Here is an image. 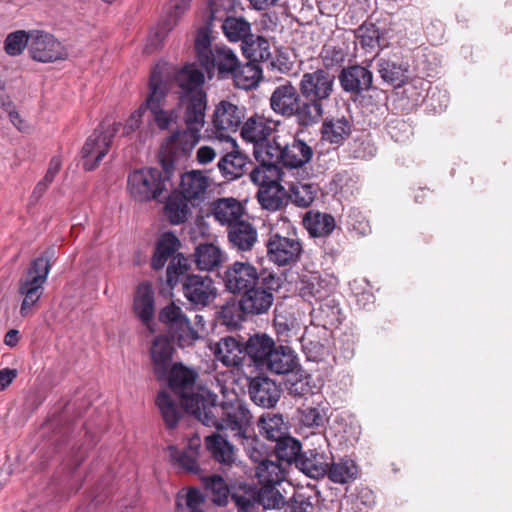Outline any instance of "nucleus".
Listing matches in <instances>:
<instances>
[{
    "mask_svg": "<svg viewBox=\"0 0 512 512\" xmlns=\"http://www.w3.org/2000/svg\"><path fill=\"white\" fill-rule=\"evenodd\" d=\"M204 74L195 64H187L175 74L178 99L184 106L185 129L175 130L161 146V154L186 157L201 138L205 125L207 95L203 90Z\"/></svg>",
    "mask_w": 512,
    "mask_h": 512,
    "instance_id": "nucleus-1",
    "label": "nucleus"
},
{
    "mask_svg": "<svg viewBox=\"0 0 512 512\" xmlns=\"http://www.w3.org/2000/svg\"><path fill=\"white\" fill-rule=\"evenodd\" d=\"M214 384L225 399L218 404L217 395L212 392L195 418L205 426L227 431L233 439H245L253 418L248 404L235 393L227 395L228 389L218 376L211 382Z\"/></svg>",
    "mask_w": 512,
    "mask_h": 512,
    "instance_id": "nucleus-2",
    "label": "nucleus"
},
{
    "mask_svg": "<svg viewBox=\"0 0 512 512\" xmlns=\"http://www.w3.org/2000/svg\"><path fill=\"white\" fill-rule=\"evenodd\" d=\"M162 155L166 158L162 160V169L141 168L129 174L127 190L134 200L138 202L157 200L168 191L174 170L173 163L180 158Z\"/></svg>",
    "mask_w": 512,
    "mask_h": 512,
    "instance_id": "nucleus-3",
    "label": "nucleus"
},
{
    "mask_svg": "<svg viewBox=\"0 0 512 512\" xmlns=\"http://www.w3.org/2000/svg\"><path fill=\"white\" fill-rule=\"evenodd\" d=\"M298 89L312 126L318 124L325 113V107L335 90V76L318 68L305 72L299 81Z\"/></svg>",
    "mask_w": 512,
    "mask_h": 512,
    "instance_id": "nucleus-4",
    "label": "nucleus"
},
{
    "mask_svg": "<svg viewBox=\"0 0 512 512\" xmlns=\"http://www.w3.org/2000/svg\"><path fill=\"white\" fill-rule=\"evenodd\" d=\"M194 48L198 62L207 72L209 78L215 72L223 78L229 77L231 73L239 68V59L235 52L223 44L212 46L207 29L201 28L198 30Z\"/></svg>",
    "mask_w": 512,
    "mask_h": 512,
    "instance_id": "nucleus-5",
    "label": "nucleus"
},
{
    "mask_svg": "<svg viewBox=\"0 0 512 512\" xmlns=\"http://www.w3.org/2000/svg\"><path fill=\"white\" fill-rule=\"evenodd\" d=\"M170 388L178 395L185 411L194 417L200 411L212 391L205 387L195 390L197 373L181 364H175L168 372Z\"/></svg>",
    "mask_w": 512,
    "mask_h": 512,
    "instance_id": "nucleus-6",
    "label": "nucleus"
},
{
    "mask_svg": "<svg viewBox=\"0 0 512 512\" xmlns=\"http://www.w3.org/2000/svg\"><path fill=\"white\" fill-rule=\"evenodd\" d=\"M179 245V240L173 233H164L157 242L152 258V267L156 270L163 268L169 261L166 282L171 289L178 284L180 277L189 269L188 259L181 253H176Z\"/></svg>",
    "mask_w": 512,
    "mask_h": 512,
    "instance_id": "nucleus-7",
    "label": "nucleus"
},
{
    "mask_svg": "<svg viewBox=\"0 0 512 512\" xmlns=\"http://www.w3.org/2000/svg\"><path fill=\"white\" fill-rule=\"evenodd\" d=\"M281 287V279L273 272L263 271L261 280L241 294L240 310L250 316L266 314L273 305L274 293Z\"/></svg>",
    "mask_w": 512,
    "mask_h": 512,
    "instance_id": "nucleus-8",
    "label": "nucleus"
},
{
    "mask_svg": "<svg viewBox=\"0 0 512 512\" xmlns=\"http://www.w3.org/2000/svg\"><path fill=\"white\" fill-rule=\"evenodd\" d=\"M269 104L275 114L284 118L295 117L299 127H312L306 108H303L304 103L299 89L290 81H285V83L275 87L271 93Z\"/></svg>",
    "mask_w": 512,
    "mask_h": 512,
    "instance_id": "nucleus-9",
    "label": "nucleus"
},
{
    "mask_svg": "<svg viewBox=\"0 0 512 512\" xmlns=\"http://www.w3.org/2000/svg\"><path fill=\"white\" fill-rule=\"evenodd\" d=\"M120 127L121 123L119 122H103L86 139L81 150L84 170L92 171L100 165L109 152L113 139L119 132Z\"/></svg>",
    "mask_w": 512,
    "mask_h": 512,
    "instance_id": "nucleus-10",
    "label": "nucleus"
},
{
    "mask_svg": "<svg viewBox=\"0 0 512 512\" xmlns=\"http://www.w3.org/2000/svg\"><path fill=\"white\" fill-rule=\"evenodd\" d=\"M50 269L49 260L45 257L34 259L27 273L20 280L19 292L24 296L20 313L26 317L34 304L40 299Z\"/></svg>",
    "mask_w": 512,
    "mask_h": 512,
    "instance_id": "nucleus-11",
    "label": "nucleus"
},
{
    "mask_svg": "<svg viewBox=\"0 0 512 512\" xmlns=\"http://www.w3.org/2000/svg\"><path fill=\"white\" fill-rule=\"evenodd\" d=\"M265 247L268 260L278 267L296 264L303 252L301 241L295 235L279 232H270Z\"/></svg>",
    "mask_w": 512,
    "mask_h": 512,
    "instance_id": "nucleus-12",
    "label": "nucleus"
},
{
    "mask_svg": "<svg viewBox=\"0 0 512 512\" xmlns=\"http://www.w3.org/2000/svg\"><path fill=\"white\" fill-rule=\"evenodd\" d=\"M182 277L184 297L194 308H205L214 302L218 289L210 276L186 273Z\"/></svg>",
    "mask_w": 512,
    "mask_h": 512,
    "instance_id": "nucleus-13",
    "label": "nucleus"
},
{
    "mask_svg": "<svg viewBox=\"0 0 512 512\" xmlns=\"http://www.w3.org/2000/svg\"><path fill=\"white\" fill-rule=\"evenodd\" d=\"M171 74L170 68L166 63L157 64L150 75L148 83V93L145 101L141 104L142 109L151 110L165 107L166 98L175 82V74Z\"/></svg>",
    "mask_w": 512,
    "mask_h": 512,
    "instance_id": "nucleus-14",
    "label": "nucleus"
},
{
    "mask_svg": "<svg viewBox=\"0 0 512 512\" xmlns=\"http://www.w3.org/2000/svg\"><path fill=\"white\" fill-rule=\"evenodd\" d=\"M159 319L168 326L172 337L181 347L191 345L199 337L181 307L174 303L167 305L161 310Z\"/></svg>",
    "mask_w": 512,
    "mask_h": 512,
    "instance_id": "nucleus-15",
    "label": "nucleus"
},
{
    "mask_svg": "<svg viewBox=\"0 0 512 512\" xmlns=\"http://www.w3.org/2000/svg\"><path fill=\"white\" fill-rule=\"evenodd\" d=\"M261 280V273L249 261H235L223 276L224 286L232 294H242Z\"/></svg>",
    "mask_w": 512,
    "mask_h": 512,
    "instance_id": "nucleus-16",
    "label": "nucleus"
},
{
    "mask_svg": "<svg viewBox=\"0 0 512 512\" xmlns=\"http://www.w3.org/2000/svg\"><path fill=\"white\" fill-rule=\"evenodd\" d=\"M246 109L230 101H220L213 111L212 124L216 134L224 138L239 130L245 119Z\"/></svg>",
    "mask_w": 512,
    "mask_h": 512,
    "instance_id": "nucleus-17",
    "label": "nucleus"
},
{
    "mask_svg": "<svg viewBox=\"0 0 512 512\" xmlns=\"http://www.w3.org/2000/svg\"><path fill=\"white\" fill-rule=\"evenodd\" d=\"M211 185L210 178L201 170H191L181 176L179 191L192 206H199L205 201Z\"/></svg>",
    "mask_w": 512,
    "mask_h": 512,
    "instance_id": "nucleus-18",
    "label": "nucleus"
},
{
    "mask_svg": "<svg viewBox=\"0 0 512 512\" xmlns=\"http://www.w3.org/2000/svg\"><path fill=\"white\" fill-rule=\"evenodd\" d=\"M338 80L344 92L360 95L372 88L373 73L362 65H351L343 68Z\"/></svg>",
    "mask_w": 512,
    "mask_h": 512,
    "instance_id": "nucleus-19",
    "label": "nucleus"
},
{
    "mask_svg": "<svg viewBox=\"0 0 512 512\" xmlns=\"http://www.w3.org/2000/svg\"><path fill=\"white\" fill-rule=\"evenodd\" d=\"M281 165L290 169H298L308 164L313 157V149L299 133L291 136L290 141L282 142Z\"/></svg>",
    "mask_w": 512,
    "mask_h": 512,
    "instance_id": "nucleus-20",
    "label": "nucleus"
},
{
    "mask_svg": "<svg viewBox=\"0 0 512 512\" xmlns=\"http://www.w3.org/2000/svg\"><path fill=\"white\" fill-rule=\"evenodd\" d=\"M29 53L39 62H52L60 58V43L54 37L40 30L30 31Z\"/></svg>",
    "mask_w": 512,
    "mask_h": 512,
    "instance_id": "nucleus-21",
    "label": "nucleus"
},
{
    "mask_svg": "<svg viewBox=\"0 0 512 512\" xmlns=\"http://www.w3.org/2000/svg\"><path fill=\"white\" fill-rule=\"evenodd\" d=\"M251 400L263 408H273L281 396V390L275 381L268 377H255L249 384Z\"/></svg>",
    "mask_w": 512,
    "mask_h": 512,
    "instance_id": "nucleus-22",
    "label": "nucleus"
},
{
    "mask_svg": "<svg viewBox=\"0 0 512 512\" xmlns=\"http://www.w3.org/2000/svg\"><path fill=\"white\" fill-rule=\"evenodd\" d=\"M240 135L243 140L255 145L265 142L272 134L273 121L259 113H253L245 118L240 126Z\"/></svg>",
    "mask_w": 512,
    "mask_h": 512,
    "instance_id": "nucleus-23",
    "label": "nucleus"
},
{
    "mask_svg": "<svg viewBox=\"0 0 512 512\" xmlns=\"http://www.w3.org/2000/svg\"><path fill=\"white\" fill-rule=\"evenodd\" d=\"M332 455L310 449L303 452L296 461V467L310 478H321L327 475L331 465Z\"/></svg>",
    "mask_w": 512,
    "mask_h": 512,
    "instance_id": "nucleus-24",
    "label": "nucleus"
},
{
    "mask_svg": "<svg viewBox=\"0 0 512 512\" xmlns=\"http://www.w3.org/2000/svg\"><path fill=\"white\" fill-rule=\"evenodd\" d=\"M227 238L233 249L249 252L258 242V232L256 227L245 218L227 229Z\"/></svg>",
    "mask_w": 512,
    "mask_h": 512,
    "instance_id": "nucleus-25",
    "label": "nucleus"
},
{
    "mask_svg": "<svg viewBox=\"0 0 512 512\" xmlns=\"http://www.w3.org/2000/svg\"><path fill=\"white\" fill-rule=\"evenodd\" d=\"M173 346L165 336H158L154 339L150 354L153 362V370L157 379H166L169 370L172 368Z\"/></svg>",
    "mask_w": 512,
    "mask_h": 512,
    "instance_id": "nucleus-26",
    "label": "nucleus"
},
{
    "mask_svg": "<svg viewBox=\"0 0 512 512\" xmlns=\"http://www.w3.org/2000/svg\"><path fill=\"white\" fill-rule=\"evenodd\" d=\"M212 214L217 222L229 229L238 221L244 220L245 208L235 198H220L213 202Z\"/></svg>",
    "mask_w": 512,
    "mask_h": 512,
    "instance_id": "nucleus-27",
    "label": "nucleus"
},
{
    "mask_svg": "<svg viewBox=\"0 0 512 512\" xmlns=\"http://www.w3.org/2000/svg\"><path fill=\"white\" fill-rule=\"evenodd\" d=\"M352 123L344 116L326 117L321 125V140L340 146L350 136Z\"/></svg>",
    "mask_w": 512,
    "mask_h": 512,
    "instance_id": "nucleus-28",
    "label": "nucleus"
},
{
    "mask_svg": "<svg viewBox=\"0 0 512 512\" xmlns=\"http://www.w3.org/2000/svg\"><path fill=\"white\" fill-rule=\"evenodd\" d=\"M215 357L227 367H239L245 357V347L234 337L221 338L215 345Z\"/></svg>",
    "mask_w": 512,
    "mask_h": 512,
    "instance_id": "nucleus-29",
    "label": "nucleus"
},
{
    "mask_svg": "<svg viewBox=\"0 0 512 512\" xmlns=\"http://www.w3.org/2000/svg\"><path fill=\"white\" fill-rule=\"evenodd\" d=\"M298 358L295 352L288 346H275L264 370L274 374H289L298 367Z\"/></svg>",
    "mask_w": 512,
    "mask_h": 512,
    "instance_id": "nucleus-30",
    "label": "nucleus"
},
{
    "mask_svg": "<svg viewBox=\"0 0 512 512\" xmlns=\"http://www.w3.org/2000/svg\"><path fill=\"white\" fill-rule=\"evenodd\" d=\"M133 310L136 316L141 322L151 329V321L154 316V292L152 286L149 283H141L136 290Z\"/></svg>",
    "mask_w": 512,
    "mask_h": 512,
    "instance_id": "nucleus-31",
    "label": "nucleus"
},
{
    "mask_svg": "<svg viewBox=\"0 0 512 512\" xmlns=\"http://www.w3.org/2000/svg\"><path fill=\"white\" fill-rule=\"evenodd\" d=\"M275 346V342L269 336L265 334L255 335L249 338L245 346V354L250 357L258 369L264 370V366Z\"/></svg>",
    "mask_w": 512,
    "mask_h": 512,
    "instance_id": "nucleus-32",
    "label": "nucleus"
},
{
    "mask_svg": "<svg viewBox=\"0 0 512 512\" xmlns=\"http://www.w3.org/2000/svg\"><path fill=\"white\" fill-rule=\"evenodd\" d=\"M303 225L312 237H327L336 227L335 219L328 213L309 210L303 217Z\"/></svg>",
    "mask_w": 512,
    "mask_h": 512,
    "instance_id": "nucleus-33",
    "label": "nucleus"
},
{
    "mask_svg": "<svg viewBox=\"0 0 512 512\" xmlns=\"http://www.w3.org/2000/svg\"><path fill=\"white\" fill-rule=\"evenodd\" d=\"M376 69L381 79L393 86L401 87L408 81L409 67L406 64H398L385 58H378L376 61Z\"/></svg>",
    "mask_w": 512,
    "mask_h": 512,
    "instance_id": "nucleus-34",
    "label": "nucleus"
},
{
    "mask_svg": "<svg viewBox=\"0 0 512 512\" xmlns=\"http://www.w3.org/2000/svg\"><path fill=\"white\" fill-rule=\"evenodd\" d=\"M200 449V438L194 437L189 440L185 450L180 451L175 446H170L169 456L173 462L178 464L185 471L190 473H198L199 467L197 463L198 450Z\"/></svg>",
    "mask_w": 512,
    "mask_h": 512,
    "instance_id": "nucleus-35",
    "label": "nucleus"
},
{
    "mask_svg": "<svg viewBox=\"0 0 512 512\" xmlns=\"http://www.w3.org/2000/svg\"><path fill=\"white\" fill-rule=\"evenodd\" d=\"M205 444L215 461L224 466H231L235 462V448L226 437L214 433L205 438Z\"/></svg>",
    "mask_w": 512,
    "mask_h": 512,
    "instance_id": "nucleus-36",
    "label": "nucleus"
},
{
    "mask_svg": "<svg viewBox=\"0 0 512 512\" xmlns=\"http://www.w3.org/2000/svg\"><path fill=\"white\" fill-rule=\"evenodd\" d=\"M247 165V157L239 151H232L222 155L217 167L227 181L240 178L244 173Z\"/></svg>",
    "mask_w": 512,
    "mask_h": 512,
    "instance_id": "nucleus-37",
    "label": "nucleus"
},
{
    "mask_svg": "<svg viewBox=\"0 0 512 512\" xmlns=\"http://www.w3.org/2000/svg\"><path fill=\"white\" fill-rule=\"evenodd\" d=\"M257 425L260 434L271 441L276 442L288 434V425L281 414L265 413Z\"/></svg>",
    "mask_w": 512,
    "mask_h": 512,
    "instance_id": "nucleus-38",
    "label": "nucleus"
},
{
    "mask_svg": "<svg viewBox=\"0 0 512 512\" xmlns=\"http://www.w3.org/2000/svg\"><path fill=\"white\" fill-rule=\"evenodd\" d=\"M194 257L196 266L204 271H213L224 262L222 250L212 243H204L197 246Z\"/></svg>",
    "mask_w": 512,
    "mask_h": 512,
    "instance_id": "nucleus-39",
    "label": "nucleus"
},
{
    "mask_svg": "<svg viewBox=\"0 0 512 512\" xmlns=\"http://www.w3.org/2000/svg\"><path fill=\"white\" fill-rule=\"evenodd\" d=\"M243 55L252 63L264 62L271 57L270 44L266 38L251 34L241 44Z\"/></svg>",
    "mask_w": 512,
    "mask_h": 512,
    "instance_id": "nucleus-40",
    "label": "nucleus"
},
{
    "mask_svg": "<svg viewBox=\"0 0 512 512\" xmlns=\"http://www.w3.org/2000/svg\"><path fill=\"white\" fill-rule=\"evenodd\" d=\"M189 201L180 193H172L164 206V214L173 225L184 223L191 214Z\"/></svg>",
    "mask_w": 512,
    "mask_h": 512,
    "instance_id": "nucleus-41",
    "label": "nucleus"
},
{
    "mask_svg": "<svg viewBox=\"0 0 512 512\" xmlns=\"http://www.w3.org/2000/svg\"><path fill=\"white\" fill-rule=\"evenodd\" d=\"M156 405L161 416L170 429L176 427L182 415V409L167 391H160L156 398Z\"/></svg>",
    "mask_w": 512,
    "mask_h": 512,
    "instance_id": "nucleus-42",
    "label": "nucleus"
},
{
    "mask_svg": "<svg viewBox=\"0 0 512 512\" xmlns=\"http://www.w3.org/2000/svg\"><path fill=\"white\" fill-rule=\"evenodd\" d=\"M202 484L206 490L207 496L211 497L213 503L223 506L226 505L231 497V492L224 481L219 475H209L201 478Z\"/></svg>",
    "mask_w": 512,
    "mask_h": 512,
    "instance_id": "nucleus-43",
    "label": "nucleus"
},
{
    "mask_svg": "<svg viewBox=\"0 0 512 512\" xmlns=\"http://www.w3.org/2000/svg\"><path fill=\"white\" fill-rule=\"evenodd\" d=\"M283 139L280 135L273 138L272 142H260L254 146V156L259 163L281 164Z\"/></svg>",
    "mask_w": 512,
    "mask_h": 512,
    "instance_id": "nucleus-44",
    "label": "nucleus"
},
{
    "mask_svg": "<svg viewBox=\"0 0 512 512\" xmlns=\"http://www.w3.org/2000/svg\"><path fill=\"white\" fill-rule=\"evenodd\" d=\"M231 500L237 508V512H258V500L256 488L239 485L231 492Z\"/></svg>",
    "mask_w": 512,
    "mask_h": 512,
    "instance_id": "nucleus-45",
    "label": "nucleus"
},
{
    "mask_svg": "<svg viewBox=\"0 0 512 512\" xmlns=\"http://www.w3.org/2000/svg\"><path fill=\"white\" fill-rule=\"evenodd\" d=\"M285 195L284 188L277 183L260 187L257 198L264 209L277 211L283 207Z\"/></svg>",
    "mask_w": 512,
    "mask_h": 512,
    "instance_id": "nucleus-46",
    "label": "nucleus"
},
{
    "mask_svg": "<svg viewBox=\"0 0 512 512\" xmlns=\"http://www.w3.org/2000/svg\"><path fill=\"white\" fill-rule=\"evenodd\" d=\"M222 30L230 42H241L243 44L251 33V24L242 17H227Z\"/></svg>",
    "mask_w": 512,
    "mask_h": 512,
    "instance_id": "nucleus-47",
    "label": "nucleus"
},
{
    "mask_svg": "<svg viewBox=\"0 0 512 512\" xmlns=\"http://www.w3.org/2000/svg\"><path fill=\"white\" fill-rule=\"evenodd\" d=\"M261 73L262 71L257 64L250 62L241 65L239 62V68L231 73L230 76L233 77L238 88L247 90L257 86Z\"/></svg>",
    "mask_w": 512,
    "mask_h": 512,
    "instance_id": "nucleus-48",
    "label": "nucleus"
},
{
    "mask_svg": "<svg viewBox=\"0 0 512 512\" xmlns=\"http://www.w3.org/2000/svg\"><path fill=\"white\" fill-rule=\"evenodd\" d=\"M255 475L262 485H277L285 479V470L279 463L266 459L257 465Z\"/></svg>",
    "mask_w": 512,
    "mask_h": 512,
    "instance_id": "nucleus-49",
    "label": "nucleus"
},
{
    "mask_svg": "<svg viewBox=\"0 0 512 512\" xmlns=\"http://www.w3.org/2000/svg\"><path fill=\"white\" fill-rule=\"evenodd\" d=\"M355 36L361 48L367 52L380 49L381 33L376 24L365 21L355 30Z\"/></svg>",
    "mask_w": 512,
    "mask_h": 512,
    "instance_id": "nucleus-50",
    "label": "nucleus"
},
{
    "mask_svg": "<svg viewBox=\"0 0 512 512\" xmlns=\"http://www.w3.org/2000/svg\"><path fill=\"white\" fill-rule=\"evenodd\" d=\"M290 199L293 204L300 208H308L316 199L319 187L313 183H296L290 188Z\"/></svg>",
    "mask_w": 512,
    "mask_h": 512,
    "instance_id": "nucleus-51",
    "label": "nucleus"
},
{
    "mask_svg": "<svg viewBox=\"0 0 512 512\" xmlns=\"http://www.w3.org/2000/svg\"><path fill=\"white\" fill-rule=\"evenodd\" d=\"M147 121L150 127H156L161 131L172 129L178 122L179 115L176 109L165 107L147 110Z\"/></svg>",
    "mask_w": 512,
    "mask_h": 512,
    "instance_id": "nucleus-52",
    "label": "nucleus"
},
{
    "mask_svg": "<svg viewBox=\"0 0 512 512\" xmlns=\"http://www.w3.org/2000/svg\"><path fill=\"white\" fill-rule=\"evenodd\" d=\"M275 454L280 461L287 462L288 464L294 462L296 464L297 459L302 454L301 443L287 434L276 441Z\"/></svg>",
    "mask_w": 512,
    "mask_h": 512,
    "instance_id": "nucleus-53",
    "label": "nucleus"
},
{
    "mask_svg": "<svg viewBox=\"0 0 512 512\" xmlns=\"http://www.w3.org/2000/svg\"><path fill=\"white\" fill-rule=\"evenodd\" d=\"M299 420L302 425L308 428H323L327 421L325 408L320 403L314 405H303L299 409Z\"/></svg>",
    "mask_w": 512,
    "mask_h": 512,
    "instance_id": "nucleus-54",
    "label": "nucleus"
},
{
    "mask_svg": "<svg viewBox=\"0 0 512 512\" xmlns=\"http://www.w3.org/2000/svg\"><path fill=\"white\" fill-rule=\"evenodd\" d=\"M327 475L332 482L344 484L356 478L357 466L348 459L339 462L332 460Z\"/></svg>",
    "mask_w": 512,
    "mask_h": 512,
    "instance_id": "nucleus-55",
    "label": "nucleus"
},
{
    "mask_svg": "<svg viewBox=\"0 0 512 512\" xmlns=\"http://www.w3.org/2000/svg\"><path fill=\"white\" fill-rule=\"evenodd\" d=\"M205 497L198 490L191 488L185 494H179L176 500V512H205Z\"/></svg>",
    "mask_w": 512,
    "mask_h": 512,
    "instance_id": "nucleus-56",
    "label": "nucleus"
},
{
    "mask_svg": "<svg viewBox=\"0 0 512 512\" xmlns=\"http://www.w3.org/2000/svg\"><path fill=\"white\" fill-rule=\"evenodd\" d=\"M275 486L262 485L260 489H256L258 506L261 505L264 509H278L284 505V497Z\"/></svg>",
    "mask_w": 512,
    "mask_h": 512,
    "instance_id": "nucleus-57",
    "label": "nucleus"
},
{
    "mask_svg": "<svg viewBox=\"0 0 512 512\" xmlns=\"http://www.w3.org/2000/svg\"><path fill=\"white\" fill-rule=\"evenodd\" d=\"M30 32L17 30L7 35L4 42V49L10 56L20 55L25 47L29 48Z\"/></svg>",
    "mask_w": 512,
    "mask_h": 512,
    "instance_id": "nucleus-58",
    "label": "nucleus"
},
{
    "mask_svg": "<svg viewBox=\"0 0 512 512\" xmlns=\"http://www.w3.org/2000/svg\"><path fill=\"white\" fill-rule=\"evenodd\" d=\"M300 291L304 297L310 296L315 299H322L327 293L325 281L317 274L304 276Z\"/></svg>",
    "mask_w": 512,
    "mask_h": 512,
    "instance_id": "nucleus-59",
    "label": "nucleus"
},
{
    "mask_svg": "<svg viewBox=\"0 0 512 512\" xmlns=\"http://www.w3.org/2000/svg\"><path fill=\"white\" fill-rule=\"evenodd\" d=\"M323 69L329 70L336 66H341L346 59V52L339 46L326 44L323 46L319 55Z\"/></svg>",
    "mask_w": 512,
    "mask_h": 512,
    "instance_id": "nucleus-60",
    "label": "nucleus"
},
{
    "mask_svg": "<svg viewBox=\"0 0 512 512\" xmlns=\"http://www.w3.org/2000/svg\"><path fill=\"white\" fill-rule=\"evenodd\" d=\"M349 154L354 159H368L375 155L376 148L368 137H357L348 145Z\"/></svg>",
    "mask_w": 512,
    "mask_h": 512,
    "instance_id": "nucleus-61",
    "label": "nucleus"
},
{
    "mask_svg": "<svg viewBox=\"0 0 512 512\" xmlns=\"http://www.w3.org/2000/svg\"><path fill=\"white\" fill-rule=\"evenodd\" d=\"M235 440L244 446L247 455L253 462L260 464L261 461L266 460L261 449L258 447L260 445L258 439L256 437L249 435V432L246 433L245 439Z\"/></svg>",
    "mask_w": 512,
    "mask_h": 512,
    "instance_id": "nucleus-62",
    "label": "nucleus"
},
{
    "mask_svg": "<svg viewBox=\"0 0 512 512\" xmlns=\"http://www.w3.org/2000/svg\"><path fill=\"white\" fill-rule=\"evenodd\" d=\"M388 132L397 141H403L411 134V127L403 120H393L388 124Z\"/></svg>",
    "mask_w": 512,
    "mask_h": 512,
    "instance_id": "nucleus-63",
    "label": "nucleus"
},
{
    "mask_svg": "<svg viewBox=\"0 0 512 512\" xmlns=\"http://www.w3.org/2000/svg\"><path fill=\"white\" fill-rule=\"evenodd\" d=\"M286 388L288 393L295 397H302L311 391L309 382L306 379L287 380Z\"/></svg>",
    "mask_w": 512,
    "mask_h": 512,
    "instance_id": "nucleus-64",
    "label": "nucleus"
}]
</instances>
